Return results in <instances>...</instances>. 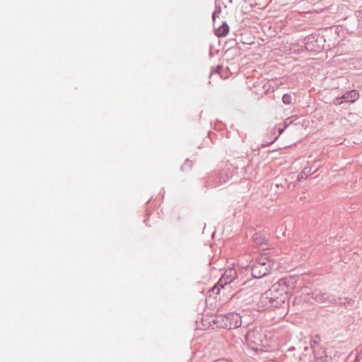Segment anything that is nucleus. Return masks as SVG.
I'll return each instance as SVG.
<instances>
[{
    "label": "nucleus",
    "instance_id": "f03ea898",
    "mask_svg": "<svg viewBox=\"0 0 362 362\" xmlns=\"http://www.w3.org/2000/svg\"><path fill=\"white\" fill-rule=\"evenodd\" d=\"M213 325H210L212 329L214 328H227L234 329L239 327L242 324L241 317L238 313H229L226 315L216 316L213 320Z\"/></svg>",
    "mask_w": 362,
    "mask_h": 362
},
{
    "label": "nucleus",
    "instance_id": "39448f33",
    "mask_svg": "<svg viewBox=\"0 0 362 362\" xmlns=\"http://www.w3.org/2000/svg\"><path fill=\"white\" fill-rule=\"evenodd\" d=\"M343 98L346 102L354 103L359 98V93L357 90H352L345 93Z\"/></svg>",
    "mask_w": 362,
    "mask_h": 362
},
{
    "label": "nucleus",
    "instance_id": "f257e3e1",
    "mask_svg": "<svg viewBox=\"0 0 362 362\" xmlns=\"http://www.w3.org/2000/svg\"><path fill=\"white\" fill-rule=\"evenodd\" d=\"M296 284V279L293 276L281 279L264 293L262 298L268 300L271 306L279 307L294 291Z\"/></svg>",
    "mask_w": 362,
    "mask_h": 362
},
{
    "label": "nucleus",
    "instance_id": "423d86ee",
    "mask_svg": "<svg viewBox=\"0 0 362 362\" xmlns=\"http://www.w3.org/2000/svg\"><path fill=\"white\" fill-rule=\"evenodd\" d=\"M228 27L223 26L216 30V35L218 36H224L228 33Z\"/></svg>",
    "mask_w": 362,
    "mask_h": 362
},
{
    "label": "nucleus",
    "instance_id": "20e7f679",
    "mask_svg": "<svg viewBox=\"0 0 362 362\" xmlns=\"http://www.w3.org/2000/svg\"><path fill=\"white\" fill-rule=\"evenodd\" d=\"M236 276L237 273L234 269L229 268L226 269L217 284L212 288L211 292L213 294L219 295L221 289H224V286L234 280Z\"/></svg>",
    "mask_w": 362,
    "mask_h": 362
},
{
    "label": "nucleus",
    "instance_id": "7ed1b4c3",
    "mask_svg": "<svg viewBox=\"0 0 362 362\" xmlns=\"http://www.w3.org/2000/svg\"><path fill=\"white\" fill-rule=\"evenodd\" d=\"M273 263L267 257L262 256L257 263L252 267V275L256 278H261L269 272Z\"/></svg>",
    "mask_w": 362,
    "mask_h": 362
},
{
    "label": "nucleus",
    "instance_id": "0eeeda50",
    "mask_svg": "<svg viewBox=\"0 0 362 362\" xmlns=\"http://www.w3.org/2000/svg\"><path fill=\"white\" fill-rule=\"evenodd\" d=\"M283 102L285 103V104H290L291 103V97L290 95L288 94H285L284 96H283Z\"/></svg>",
    "mask_w": 362,
    "mask_h": 362
}]
</instances>
